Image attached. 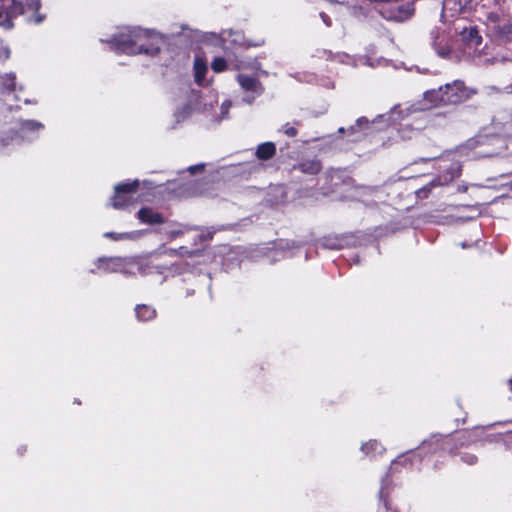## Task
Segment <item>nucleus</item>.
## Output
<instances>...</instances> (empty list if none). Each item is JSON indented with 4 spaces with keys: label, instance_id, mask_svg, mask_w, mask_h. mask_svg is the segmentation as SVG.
Returning a JSON list of instances; mask_svg holds the SVG:
<instances>
[{
    "label": "nucleus",
    "instance_id": "obj_1",
    "mask_svg": "<svg viewBox=\"0 0 512 512\" xmlns=\"http://www.w3.org/2000/svg\"><path fill=\"white\" fill-rule=\"evenodd\" d=\"M151 37L152 35L148 31L133 29L129 35H123L120 38L114 39L115 47L117 50L128 54L146 53L155 55L158 53L159 48L155 46L148 47L143 41Z\"/></svg>",
    "mask_w": 512,
    "mask_h": 512
},
{
    "label": "nucleus",
    "instance_id": "obj_2",
    "mask_svg": "<svg viewBox=\"0 0 512 512\" xmlns=\"http://www.w3.org/2000/svg\"><path fill=\"white\" fill-rule=\"evenodd\" d=\"M24 13V5L18 0H0V26L11 29L13 19Z\"/></svg>",
    "mask_w": 512,
    "mask_h": 512
},
{
    "label": "nucleus",
    "instance_id": "obj_3",
    "mask_svg": "<svg viewBox=\"0 0 512 512\" xmlns=\"http://www.w3.org/2000/svg\"><path fill=\"white\" fill-rule=\"evenodd\" d=\"M446 86V103L448 104H457L469 99L472 95L476 93L475 90L466 87L465 84L456 80L453 83H448Z\"/></svg>",
    "mask_w": 512,
    "mask_h": 512
},
{
    "label": "nucleus",
    "instance_id": "obj_4",
    "mask_svg": "<svg viewBox=\"0 0 512 512\" xmlns=\"http://www.w3.org/2000/svg\"><path fill=\"white\" fill-rule=\"evenodd\" d=\"M138 181L121 183L115 186V195L112 199V206L115 209H122L130 203V193L136 191Z\"/></svg>",
    "mask_w": 512,
    "mask_h": 512
},
{
    "label": "nucleus",
    "instance_id": "obj_5",
    "mask_svg": "<svg viewBox=\"0 0 512 512\" xmlns=\"http://www.w3.org/2000/svg\"><path fill=\"white\" fill-rule=\"evenodd\" d=\"M237 81L241 88L246 92H251L252 95H248L244 98V101L247 103H252L255 97L259 96L263 92V87L260 81L254 77H250L244 74H239L237 76Z\"/></svg>",
    "mask_w": 512,
    "mask_h": 512
},
{
    "label": "nucleus",
    "instance_id": "obj_6",
    "mask_svg": "<svg viewBox=\"0 0 512 512\" xmlns=\"http://www.w3.org/2000/svg\"><path fill=\"white\" fill-rule=\"evenodd\" d=\"M446 86L439 87L438 89L429 90L424 93V100L428 101L431 106H439L443 104H447L446 97Z\"/></svg>",
    "mask_w": 512,
    "mask_h": 512
},
{
    "label": "nucleus",
    "instance_id": "obj_7",
    "mask_svg": "<svg viewBox=\"0 0 512 512\" xmlns=\"http://www.w3.org/2000/svg\"><path fill=\"white\" fill-rule=\"evenodd\" d=\"M414 13V8L411 4L398 7L396 10L391 11L387 18L396 22H403L409 19Z\"/></svg>",
    "mask_w": 512,
    "mask_h": 512
},
{
    "label": "nucleus",
    "instance_id": "obj_8",
    "mask_svg": "<svg viewBox=\"0 0 512 512\" xmlns=\"http://www.w3.org/2000/svg\"><path fill=\"white\" fill-rule=\"evenodd\" d=\"M138 218L141 222L148 224H159L163 222L162 215L154 212L151 208H142L138 212Z\"/></svg>",
    "mask_w": 512,
    "mask_h": 512
},
{
    "label": "nucleus",
    "instance_id": "obj_9",
    "mask_svg": "<svg viewBox=\"0 0 512 512\" xmlns=\"http://www.w3.org/2000/svg\"><path fill=\"white\" fill-rule=\"evenodd\" d=\"M461 35L462 38L472 46L477 47L482 42V37L480 36L478 30L474 27L465 28Z\"/></svg>",
    "mask_w": 512,
    "mask_h": 512
},
{
    "label": "nucleus",
    "instance_id": "obj_10",
    "mask_svg": "<svg viewBox=\"0 0 512 512\" xmlns=\"http://www.w3.org/2000/svg\"><path fill=\"white\" fill-rule=\"evenodd\" d=\"M275 152V145L272 142H266L258 146L256 155L261 160H268L274 156Z\"/></svg>",
    "mask_w": 512,
    "mask_h": 512
},
{
    "label": "nucleus",
    "instance_id": "obj_11",
    "mask_svg": "<svg viewBox=\"0 0 512 512\" xmlns=\"http://www.w3.org/2000/svg\"><path fill=\"white\" fill-rule=\"evenodd\" d=\"M194 71H195V81L198 84H201L205 78V74L207 72L206 62L200 58L196 57L194 59Z\"/></svg>",
    "mask_w": 512,
    "mask_h": 512
},
{
    "label": "nucleus",
    "instance_id": "obj_12",
    "mask_svg": "<svg viewBox=\"0 0 512 512\" xmlns=\"http://www.w3.org/2000/svg\"><path fill=\"white\" fill-rule=\"evenodd\" d=\"M136 316L140 321H148L155 317L156 312L153 308L147 305H137L136 308Z\"/></svg>",
    "mask_w": 512,
    "mask_h": 512
},
{
    "label": "nucleus",
    "instance_id": "obj_13",
    "mask_svg": "<svg viewBox=\"0 0 512 512\" xmlns=\"http://www.w3.org/2000/svg\"><path fill=\"white\" fill-rule=\"evenodd\" d=\"M299 170L306 174H317L321 170V164L317 160H307L299 164Z\"/></svg>",
    "mask_w": 512,
    "mask_h": 512
},
{
    "label": "nucleus",
    "instance_id": "obj_14",
    "mask_svg": "<svg viewBox=\"0 0 512 512\" xmlns=\"http://www.w3.org/2000/svg\"><path fill=\"white\" fill-rule=\"evenodd\" d=\"M361 449L366 454H370V453L380 454L384 450L382 445L380 443H378L377 441H375V440L369 441V442L363 444Z\"/></svg>",
    "mask_w": 512,
    "mask_h": 512
},
{
    "label": "nucleus",
    "instance_id": "obj_15",
    "mask_svg": "<svg viewBox=\"0 0 512 512\" xmlns=\"http://www.w3.org/2000/svg\"><path fill=\"white\" fill-rule=\"evenodd\" d=\"M497 34L503 38L509 39L512 34V25L510 23H504L502 26H498Z\"/></svg>",
    "mask_w": 512,
    "mask_h": 512
},
{
    "label": "nucleus",
    "instance_id": "obj_16",
    "mask_svg": "<svg viewBox=\"0 0 512 512\" xmlns=\"http://www.w3.org/2000/svg\"><path fill=\"white\" fill-rule=\"evenodd\" d=\"M211 67L215 72H222L226 69V61L221 57L215 58L211 63Z\"/></svg>",
    "mask_w": 512,
    "mask_h": 512
},
{
    "label": "nucleus",
    "instance_id": "obj_17",
    "mask_svg": "<svg viewBox=\"0 0 512 512\" xmlns=\"http://www.w3.org/2000/svg\"><path fill=\"white\" fill-rule=\"evenodd\" d=\"M451 173H450V176L449 177H445L444 181L445 182H450L452 181L455 177H457L460 173V166L455 164L453 165V167L451 168Z\"/></svg>",
    "mask_w": 512,
    "mask_h": 512
},
{
    "label": "nucleus",
    "instance_id": "obj_18",
    "mask_svg": "<svg viewBox=\"0 0 512 512\" xmlns=\"http://www.w3.org/2000/svg\"><path fill=\"white\" fill-rule=\"evenodd\" d=\"M399 133L403 139H408L411 138L412 130L409 127H404L399 131Z\"/></svg>",
    "mask_w": 512,
    "mask_h": 512
},
{
    "label": "nucleus",
    "instance_id": "obj_19",
    "mask_svg": "<svg viewBox=\"0 0 512 512\" xmlns=\"http://www.w3.org/2000/svg\"><path fill=\"white\" fill-rule=\"evenodd\" d=\"M184 230L183 229H173V230H170L168 231V236L170 237V239H174L176 237H179L183 234Z\"/></svg>",
    "mask_w": 512,
    "mask_h": 512
},
{
    "label": "nucleus",
    "instance_id": "obj_20",
    "mask_svg": "<svg viewBox=\"0 0 512 512\" xmlns=\"http://www.w3.org/2000/svg\"><path fill=\"white\" fill-rule=\"evenodd\" d=\"M131 235H132V233H124V234H120V235H119V237H116V236L114 235V233H106V234H105V236H106V237H111V238H113V239H115V240H118V239H125V238H130V237H131Z\"/></svg>",
    "mask_w": 512,
    "mask_h": 512
},
{
    "label": "nucleus",
    "instance_id": "obj_21",
    "mask_svg": "<svg viewBox=\"0 0 512 512\" xmlns=\"http://www.w3.org/2000/svg\"><path fill=\"white\" fill-rule=\"evenodd\" d=\"M463 460L465 462H467L469 465H472V464L476 463L477 457L475 455H472V454H466V455L463 456Z\"/></svg>",
    "mask_w": 512,
    "mask_h": 512
},
{
    "label": "nucleus",
    "instance_id": "obj_22",
    "mask_svg": "<svg viewBox=\"0 0 512 512\" xmlns=\"http://www.w3.org/2000/svg\"><path fill=\"white\" fill-rule=\"evenodd\" d=\"M437 53H438L439 56H441L443 58H446L450 54V49L448 47L438 48L437 49Z\"/></svg>",
    "mask_w": 512,
    "mask_h": 512
},
{
    "label": "nucleus",
    "instance_id": "obj_23",
    "mask_svg": "<svg viewBox=\"0 0 512 512\" xmlns=\"http://www.w3.org/2000/svg\"><path fill=\"white\" fill-rule=\"evenodd\" d=\"M284 132L286 135H288L290 137H294L297 134V130L294 127H288L285 129Z\"/></svg>",
    "mask_w": 512,
    "mask_h": 512
},
{
    "label": "nucleus",
    "instance_id": "obj_24",
    "mask_svg": "<svg viewBox=\"0 0 512 512\" xmlns=\"http://www.w3.org/2000/svg\"><path fill=\"white\" fill-rule=\"evenodd\" d=\"M431 106H426V105H423L419 108H415L414 106H412L411 108L408 109V112L407 113H412V112H416L418 110H426V109H429Z\"/></svg>",
    "mask_w": 512,
    "mask_h": 512
},
{
    "label": "nucleus",
    "instance_id": "obj_25",
    "mask_svg": "<svg viewBox=\"0 0 512 512\" xmlns=\"http://www.w3.org/2000/svg\"><path fill=\"white\" fill-rule=\"evenodd\" d=\"M231 107V102L229 101H225L223 104H222V114H226L228 109Z\"/></svg>",
    "mask_w": 512,
    "mask_h": 512
},
{
    "label": "nucleus",
    "instance_id": "obj_26",
    "mask_svg": "<svg viewBox=\"0 0 512 512\" xmlns=\"http://www.w3.org/2000/svg\"><path fill=\"white\" fill-rule=\"evenodd\" d=\"M321 18L323 19L324 23L327 25V26H330V22H329V18L327 15H325L324 13H321L320 14Z\"/></svg>",
    "mask_w": 512,
    "mask_h": 512
},
{
    "label": "nucleus",
    "instance_id": "obj_27",
    "mask_svg": "<svg viewBox=\"0 0 512 512\" xmlns=\"http://www.w3.org/2000/svg\"><path fill=\"white\" fill-rule=\"evenodd\" d=\"M202 168H203V165L191 166V167H190V171H191L192 173H194L196 170H200V169H202Z\"/></svg>",
    "mask_w": 512,
    "mask_h": 512
},
{
    "label": "nucleus",
    "instance_id": "obj_28",
    "mask_svg": "<svg viewBox=\"0 0 512 512\" xmlns=\"http://www.w3.org/2000/svg\"><path fill=\"white\" fill-rule=\"evenodd\" d=\"M43 19H44V17H42V16H36V15L34 14V22L40 23V22H42V21H43Z\"/></svg>",
    "mask_w": 512,
    "mask_h": 512
},
{
    "label": "nucleus",
    "instance_id": "obj_29",
    "mask_svg": "<svg viewBox=\"0 0 512 512\" xmlns=\"http://www.w3.org/2000/svg\"><path fill=\"white\" fill-rule=\"evenodd\" d=\"M363 121H364V119H362V118H361V119H359V120L357 121V126H360V125L362 124V122H363Z\"/></svg>",
    "mask_w": 512,
    "mask_h": 512
},
{
    "label": "nucleus",
    "instance_id": "obj_30",
    "mask_svg": "<svg viewBox=\"0 0 512 512\" xmlns=\"http://www.w3.org/2000/svg\"><path fill=\"white\" fill-rule=\"evenodd\" d=\"M33 127H34V130H35L37 127H41V125L34 122Z\"/></svg>",
    "mask_w": 512,
    "mask_h": 512
},
{
    "label": "nucleus",
    "instance_id": "obj_31",
    "mask_svg": "<svg viewBox=\"0 0 512 512\" xmlns=\"http://www.w3.org/2000/svg\"><path fill=\"white\" fill-rule=\"evenodd\" d=\"M490 18L493 19L494 21H496L497 20V15H491Z\"/></svg>",
    "mask_w": 512,
    "mask_h": 512
},
{
    "label": "nucleus",
    "instance_id": "obj_32",
    "mask_svg": "<svg viewBox=\"0 0 512 512\" xmlns=\"http://www.w3.org/2000/svg\"><path fill=\"white\" fill-rule=\"evenodd\" d=\"M185 115H188L189 114V107H185Z\"/></svg>",
    "mask_w": 512,
    "mask_h": 512
},
{
    "label": "nucleus",
    "instance_id": "obj_33",
    "mask_svg": "<svg viewBox=\"0 0 512 512\" xmlns=\"http://www.w3.org/2000/svg\"><path fill=\"white\" fill-rule=\"evenodd\" d=\"M396 111H397V107H394L393 111H392V114L396 113Z\"/></svg>",
    "mask_w": 512,
    "mask_h": 512
},
{
    "label": "nucleus",
    "instance_id": "obj_34",
    "mask_svg": "<svg viewBox=\"0 0 512 512\" xmlns=\"http://www.w3.org/2000/svg\"><path fill=\"white\" fill-rule=\"evenodd\" d=\"M33 6H34V10H35L37 8V5L35 2L33 3Z\"/></svg>",
    "mask_w": 512,
    "mask_h": 512
}]
</instances>
